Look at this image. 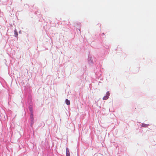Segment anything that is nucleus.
<instances>
[{
    "label": "nucleus",
    "mask_w": 156,
    "mask_h": 156,
    "mask_svg": "<svg viewBox=\"0 0 156 156\" xmlns=\"http://www.w3.org/2000/svg\"><path fill=\"white\" fill-rule=\"evenodd\" d=\"M87 60L89 64L91 66H92L96 61V59L94 57L91 55H89Z\"/></svg>",
    "instance_id": "f257e3e1"
},
{
    "label": "nucleus",
    "mask_w": 156,
    "mask_h": 156,
    "mask_svg": "<svg viewBox=\"0 0 156 156\" xmlns=\"http://www.w3.org/2000/svg\"><path fill=\"white\" fill-rule=\"evenodd\" d=\"M8 116L5 110L2 109L0 112V119L3 120L7 119Z\"/></svg>",
    "instance_id": "f03ea898"
},
{
    "label": "nucleus",
    "mask_w": 156,
    "mask_h": 156,
    "mask_svg": "<svg viewBox=\"0 0 156 156\" xmlns=\"http://www.w3.org/2000/svg\"><path fill=\"white\" fill-rule=\"evenodd\" d=\"M29 121L30 123V126L32 129L33 128V125L34 123V120L33 115H30Z\"/></svg>",
    "instance_id": "7ed1b4c3"
},
{
    "label": "nucleus",
    "mask_w": 156,
    "mask_h": 156,
    "mask_svg": "<svg viewBox=\"0 0 156 156\" xmlns=\"http://www.w3.org/2000/svg\"><path fill=\"white\" fill-rule=\"evenodd\" d=\"M94 72L95 73V75L97 79H99L101 77V73L100 71L99 72L96 71V69H94Z\"/></svg>",
    "instance_id": "20e7f679"
},
{
    "label": "nucleus",
    "mask_w": 156,
    "mask_h": 156,
    "mask_svg": "<svg viewBox=\"0 0 156 156\" xmlns=\"http://www.w3.org/2000/svg\"><path fill=\"white\" fill-rule=\"evenodd\" d=\"M103 47L106 49H108L110 45L108 43L106 42H103L102 43Z\"/></svg>",
    "instance_id": "39448f33"
},
{
    "label": "nucleus",
    "mask_w": 156,
    "mask_h": 156,
    "mask_svg": "<svg viewBox=\"0 0 156 156\" xmlns=\"http://www.w3.org/2000/svg\"><path fill=\"white\" fill-rule=\"evenodd\" d=\"M28 108L30 112V115H33V109L32 106L30 105L29 106Z\"/></svg>",
    "instance_id": "423d86ee"
},
{
    "label": "nucleus",
    "mask_w": 156,
    "mask_h": 156,
    "mask_svg": "<svg viewBox=\"0 0 156 156\" xmlns=\"http://www.w3.org/2000/svg\"><path fill=\"white\" fill-rule=\"evenodd\" d=\"M150 125L149 124H146L144 123H142L140 125V126H141V127L144 128L147 127Z\"/></svg>",
    "instance_id": "0eeeda50"
},
{
    "label": "nucleus",
    "mask_w": 156,
    "mask_h": 156,
    "mask_svg": "<svg viewBox=\"0 0 156 156\" xmlns=\"http://www.w3.org/2000/svg\"><path fill=\"white\" fill-rule=\"evenodd\" d=\"M66 156H70V152L68 148H66Z\"/></svg>",
    "instance_id": "6e6552de"
},
{
    "label": "nucleus",
    "mask_w": 156,
    "mask_h": 156,
    "mask_svg": "<svg viewBox=\"0 0 156 156\" xmlns=\"http://www.w3.org/2000/svg\"><path fill=\"white\" fill-rule=\"evenodd\" d=\"M65 102L67 105H69L70 104V101L67 99H66Z\"/></svg>",
    "instance_id": "1a4fd4ad"
},
{
    "label": "nucleus",
    "mask_w": 156,
    "mask_h": 156,
    "mask_svg": "<svg viewBox=\"0 0 156 156\" xmlns=\"http://www.w3.org/2000/svg\"><path fill=\"white\" fill-rule=\"evenodd\" d=\"M14 35H15L14 36L15 37H17L18 36V34L17 31L15 29V30H14Z\"/></svg>",
    "instance_id": "9d476101"
},
{
    "label": "nucleus",
    "mask_w": 156,
    "mask_h": 156,
    "mask_svg": "<svg viewBox=\"0 0 156 156\" xmlns=\"http://www.w3.org/2000/svg\"><path fill=\"white\" fill-rule=\"evenodd\" d=\"M95 66H96V69H99V68L101 67V65L100 64H99L98 65H97L95 64Z\"/></svg>",
    "instance_id": "9b49d317"
},
{
    "label": "nucleus",
    "mask_w": 156,
    "mask_h": 156,
    "mask_svg": "<svg viewBox=\"0 0 156 156\" xmlns=\"http://www.w3.org/2000/svg\"><path fill=\"white\" fill-rule=\"evenodd\" d=\"M108 96H107V95H105V96H104L103 98V100H107L108 98Z\"/></svg>",
    "instance_id": "f8f14e48"
},
{
    "label": "nucleus",
    "mask_w": 156,
    "mask_h": 156,
    "mask_svg": "<svg viewBox=\"0 0 156 156\" xmlns=\"http://www.w3.org/2000/svg\"><path fill=\"white\" fill-rule=\"evenodd\" d=\"M110 93H109V91H107V92L106 93V95H107V96H108V97H109V96L110 95Z\"/></svg>",
    "instance_id": "ddd939ff"
},
{
    "label": "nucleus",
    "mask_w": 156,
    "mask_h": 156,
    "mask_svg": "<svg viewBox=\"0 0 156 156\" xmlns=\"http://www.w3.org/2000/svg\"><path fill=\"white\" fill-rule=\"evenodd\" d=\"M101 36L102 38H104L105 37V35L104 33H103L101 35Z\"/></svg>",
    "instance_id": "4468645a"
},
{
    "label": "nucleus",
    "mask_w": 156,
    "mask_h": 156,
    "mask_svg": "<svg viewBox=\"0 0 156 156\" xmlns=\"http://www.w3.org/2000/svg\"><path fill=\"white\" fill-rule=\"evenodd\" d=\"M108 52L107 51H106L105 50H104V55H106L107 54V53H108Z\"/></svg>",
    "instance_id": "2eb2a0df"
},
{
    "label": "nucleus",
    "mask_w": 156,
    "mask_h": 156,
    "mask_svg": "<svg viewBox=\"0 0 156 156\" xmlns=\"http://www.w3.org/2000/svg\"><path fill=\"white\" fill-rule=\"evenodd\" d=\"M19 34H21L22 33V31L21 30H20L19 31Z\"/></svg>",
    "instance_id": "dca6fc26"
},
{
    "label": "nucleus",
    "mask_w": 156,
    "mask_h": 156,
    "mask_svg": "<svg viewBox=\"0 0 156 156\" xmlns=\"http://www.w3.org/2000/svg\"><path fill=\"white\" fill-rule=\"evenodd\" d=\"M77 29L79 30V31L80 32V29L79 28H77V29L76 30H77Z\"/></svg>",
    "instance_id": "f3484780"
},
{
    "label": "nucleus",
    "mask_w": 156,
    "mask_h": 156,
    "mask_svg": "<svg viewBox=\"0 0 156 156\" xmlns=\"http://www.w3.org/2000/svg\"><path fill=\"white\" fill-rule=\"evenodd\" d=\"M119 48L118 47H117V49H118Z\"/></svg>",
    "instance_id": "a211bd4d"
},
{
    "label": "nucleus",
    "mask_w": 156,
    "mask_h": 156,
    "mask_svg": "<svg viewBox=\"0 0 156 156\" xmlns=\"http://www.w3.org/2000/svg\"><path fill=\"white\" fill-rule=\"evenodd\" d=\"M35 13L36 14V12H35Z\"/></svg>",
    "instance_id": "6ab92c4d"
}]
</instances>
